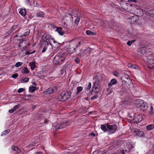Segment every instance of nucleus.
Returning a JSON list of instances; mask_svg holds the SVG:
<instances>
[{"label":"nucleus","instance_id":"obj_1","mask_svg":"<svg viewBox=\"0 0 154 154\" xmlns=\"http://www.w3.org/2000/svg\"><path fill=\"white\" fill-rule=\"evenodd\" d=\"M135 104L137 107L143 111L146 110L148 107L147 103L143 100L140 99L136 100Z\"/></svg>","mask_w":154,"mask_h":154},{"label":"nucleus","instance_id":"obj_2","mask_svg":"<svg viewBox=\"0 0 154 154\" xmlns=\"http://www.w3.org/2000/svg\"><path fill=\"white\" fill-rule=\"evenodd\" d=\"M71 94L69 91H64L58 96L57 99L60 101L64 102L70 98Z\"/></svg>","mask_w":154,"mask_h":154},{"label":"nucleus","instance_id":"obj_3","mask_svg":"<svg viewBox=\"0 0 154 154\" xmlns=\"http://www.w3.org/2000/svg\"><path fill=\"white\" fill-rule=\"evenodd\" d=\"M65 59V57L63 56L61 54L56 55L54 58L53 62L56 65H57L63 61Z\"/></svg>","mask_w":154,"mask_h":154},{"label":"nucleus","instance_id":"obj_4","mask_svg":"<svg viewBox=\"0 0 154 154\" xmlns=\"http://www.w3.org/2000/svg\"><path fill=\"white\" fill-rule=\"evenodd\" d=\"M108 131H109L110 133H113L116 131L117 128V126L116 125H109L108 123H106Z\"/></svg>","mask_w":154,"mask_h":154},{"label":"nucleus","instance_id":"obj_5","mask_svg":"<svg viewBox=\"0 0 154 154\" xmlns=\"http://www.w3.org/2000/svg\"><path fill=\"white\" fill-rule=\"evenodd\" d=\"M100 90L99 88V83L97 81H95L93 83V86L92 91L94 92L95 93H98Z\"/></svg>","mask_w":154,"mask_h":154},{"label":"nucleus","instance_id":"obj_6","mask_svg":"<svg viewBox=\"0 0 154 154\" xmlns=\"http://www.w3.org/2000/svg\"><path fill=\"white\" fill-rule=\"evenodd\" d=\"M132 131L136 136L143 137L144 136L143 132L138 129L133 128L132 129Z\"/></svg>","mask_w":154,"mask_h":154},{"label":"nucleus","instance_id":"obj_7","mask_svg":"<svg viewBox=\"0 0 154 154\" xmlns=\"http://www.w3.org/2000/svg\"><path fill=\"white\" fill-rule=\"evenodd\" d=\"M48 45L49 44L48 41H44L42 43V44L41 45V48H43V49L42 51V52L43 53L45 51L47 48Z\"/></svg>","mask_w":154,"mask_h":154},{"label":"nucleus","instance_id":"obj_8","mask_svg":"<svg viewBox=\"0 0 154 154\" xmlns=\"http://www.w3.org/2000/svg\"><path fill=\"white\" fill-rule=\"evenodd\" d=\"M133 147L131 144L129 142H128L125 146V149L124 150L126 152H129L133 149Z\"/></svg>","mask_w":154,"mask_h":154},{"label":"nucleus","instance_id":"obj_9","mask_svg":"<svg viewBox=\"0 0 154 154\" xmlns=\"http://www.w3.org/2000/svg\"><path fill=\"white\" fill-rule=\"evenodd\" d=\"M49 35H47L45 34L42 36V39L43 40H48V41L50 43L51 45V42H53L54 43H55L56 42L54 39H49Z\"/></svg>","mask_w":154,"mask_h":154},{"label":"nucleus","instance_id":"obj_10","mask_svg":"<svg viewBox=\"0 0 154 154\" xmlns=\"http://www.w3.org/2000/svg\"><path fill=\"white\" fill-rule=\"evenodd\" d=\"M76 51L75 48L74 47L72 44L70 45H69V47L68 48L67 51L70 54L75 52Z\"/></svg>","mask_w":154,"mask_h":154},{"label":"nucleus","instance_id":"obj_11","mask_svg":"<svg viewBox=\"0 0 154 154\" xmlns=\"http://www.w3.org/2000/svg\"><path fill=\"white\" fill-rule=\"evenodd\" d=\"M146 48L144 47H142L140 48L138 52V54L140 56L143 55L146 52Z\"/></svg>","mask_w":154,"mask_h":154},{"label":"nucleus","instance_id":"obj_12","mask_svg":"<svg viewBox=\"0 0 154 154\" xmlns=\"http://www.w3.org/2000/svg\"><path fill=\"white\" fill-rule=\"evenodd\" d=\"M66 123L65 122H63L60 125H57L54 127L55 128V130L57 131L58 129H62L66 126L65 125Z\"/></svg>","mask_w":154,"mask_h":154},{"label":"nucleus","instance_id":"obj_13","mask_svg":"<svg viewBox=\"0 0 154 154\" xmlns=\"http://www.w3.org/2000/svg\"><path fill=\"white\" fill-rule=\"evenodd\" d=\"M117 83L116 80L115 79H112L110 81V82L108 83V86L109 88L111 87L112 85L116 84Z\"/></svg>","mask_w":154,"mask_h":154},{"label":"nucleus","instance_id":"obj_14","mask_svg":"<svg viewBox=\"0 0 154 154\" xmlns=\"http://www.w3.org/2000/svg\"><path fill=\"white\" fill-rule=\"evenodd\" d=\"M57 91V88L55 87L52 88H50L47 90V92L49 94H51L54 93Z\"/></svg>","mask_w":154,"mask_h":154},{"label":"nucleus","instance_id":"obj_15","mask_svg":"<svg viewBox=\"0 0 154 154\" xmlns=\"http://www.w3.org/2000/svg\"><path fill=\"white\" fill-rule=\"evenodd\" d=\"M103 77L102 75H96L94 76V79H95L96 80L95 81H97L99 82V83L102 81Z\"/></svg>","mask_w":154,"mask_h":154},{"label":"nucleus","instance_id":"obj_16","mask_svg":"<svg viewBox=\"0 0 154 154\" xmlns=\"http://www.w3.org/2000/svg\"><path fill=\"white\" fill-rule=\"evenodd\" d=\"M56 31L60 35H63L64 34V32L63 31L62 28L61 27H57Z\"/></svg>","mask_w":154,"mask_h":154},{"label":"nucleus","instance_id":"obj_17","mask_svg":"<svg viewBox=\"0 0 154 154\" xmlns=\"http://www.w3.org/2000/svg\"><path fill=\"white\" fill-rule=\"evenodd\" d=\"M17 27V25H13L11 28L10 30V33H12L13 34L14 33L16 32V29Z\"/></svg>","mask_w":154,"mask_h":154},{"label":"nucleus","instance_id":"obj_18","mask_svg":"<svg viewBox=\"0 0 154 154\" xmlns=\"http://www.w3.org/2000/svg\"><path fill=\"white\" fill-rule=\"evenodd\" d=\"M19 13L22 16H24L26 14V11L25 9H20L19 11Z\"/></svg>","mask_w":154,"mask_h":154},{"label":"nucleus","instance_id":"obj_19","mask_svg":"<svg viewBox=\"0 0 154 154\" xmlns=\"http://www.w3.org/2000/svg\"><path fill=\"white\" fill-rule=\"evenodd\" d=\"M22 72L23 73L26 74L29 73V71L27 68L25 67H24L22 69Z\"/></svg>","mask_w":154,"mask_h":154},{"label":"nucleus","instance_id":"obj_20","mask_svg":"<svg viewBox=\"0 0 154 154\" xmlns=\"http://www.w3.org/2000/svg\"><path fill=\"white\" fill-rule=\"evenodd\" d=\"M44 14L43 12L40 11L38 12L36 14V16L37 17H44Z\"/></svg>","mask_w":154,"mask_h":154},{"label":"nucleus","instance_id":"obj_21","mask_svg":"<svg viewBox=\"0 0 154 154\" xmlns=\"http://www.w3.org/2000/svg\"><path fill=\"white\" fill-rule=\"evenodd\" d=\"M106 124L105 125H101V130L104 132H106L107 130V128H106Z\"/></svg>","mask_w":154,"mask_h":154},{"label":"nucleus","instance_id":"obj_22","mask_svg":"<svg viewBox=\"0 0 154 154\" xmlns=\"http://www.w3.org/2000/svg\"><path fill=\"white\" fill-rule=\"evenodd\" d=\"M146 128L148 130L150 131L154 128V125L151 124L148 125L146 126Z\"/></svg>","mask_w":154,"mask_h":154},{"label":"nucleus","instance_id":"obj_23","mask_svg":"<svg viewBox=\"0 0 154 154\" xmlns=\"http://www.w3.org/2000/svg\"><path fill=\"white\" fill-rule=\"evenodd\" d=\"M23 37V35H17L15 36V39L17 40L20 41L21 40H23V38H22V37Z\"/></svg>","mask_w":154,"mask_h":154},{"label":"nucleus","instance_id":"obj_24","mask_svg":"<svg viewBox=\"0 0 154 154\" xmlns=\"http://www.w3.org/2000/svg\"><path fill=\"white\" fill-rule=\"evenodd\" d=\"M147 63L149 64H154V59H149L147 60Z\"/></svg>","mask_w":154,"mask_h":154},{"label":"nucleus","instance_id":"obj_25","mask_svg":"<svg viewBox=\"0 0 154 154\" xmlns=\"http://www.w3.org/2000/svg\"><path fill=\"white\" fill-rule=\"evenodd\" d=\"M150 115H152L154 114V111L152 106H151L150 108V110L149 111Z\"/></svg>","mask_w":154,"mask_h":154},{"label":"nucleus","instance_id":"obj_26","mask_svg":"<svg viewBox=\"0 0 154 154\" xmlns=\"http://www.w3.org/2000/svg\"><path fill=\"white\" fill-rule=\"evenodd\" d=\"M86 33L87 35H95V33L91 32V31L89 30L86 31Z\"/></svg>","mask_w":154,"mask_h":154},{"label":"nucleus","instance_id":"obj_27","mask_svg":"<svg viewBox=\"0 0 154 154\" xmlns=\"http://www.w3.org/2000/svg\"><path fill=\"white\" fill-rule=\"evenodd\" d=\"M30 33L29 30L28 29H26L25 30L24 34L23 35V37L26 36L27 35H29Z\"/></svg>","mask_w":154,"mask_h":154},{"label":"nucleus","instance_id":"obj_28","mask_svg":"<svg viewBox=\"0 0 154 154\" xmlns=\"http://www.w3.org/2000/svg\"><path fill=\"white\" fill-rule=\"evenodd\" d=\"M10 132V130L8 129L2 132L1 135H6Z\"/></svg>","mask_w":154,"mask_h":154},{"label":"nucleus","instance_id":"obj_29","mask_svg":"<svg viewBox=\"0 0 154 154\" xmlns=\"http://www.w3.org/2000/svg\"><path fill=\"white\" fill-rule=\"evenodd\" d=\"M35 64L34 62H32L30 65V68L32 70H34L35 67Z\"/></svg>","mask_w":154,"mask_h":154},{"label":"nucleus","instance_id":"obj_30","mask_svg":"<svg viewBox=\"0 0 154 154\" xmlns=\"http://www.w3.org/2000/svg\"><path fill=\"white\" fill-rule=\"evenodd\" d=\"M36 89H37V88L36 87L32 86L29 88V90L30 91L32 92L35 91Z\"/></svg>","mask_w":154,"mask_h":154},{"label":"nucleus","instance_id":"obj_31","mask_svg":"<svg viewBox=\"0 0 154 154\" xmlns=\"http://www.w3.org/2000/svg\"><path fill=\"white\" fill-rule=\"evenodd\" d=\"M26 40H23L22 42H20L18 45L19 47H22V46L23 45L22 44L23 43H25Z\"/></svg>","mask_w":154,"mask_h":154},{"label":"nucleus","instance_id":"obj_32","mask_svg":"<svg viewBox=\"0 0 154 154\" xmlns=\"http://www.w3.org/2000/svg\"><path fill=\"white\" fill-rule=\"evenodd\" d=\"M135 40H133L131 41H129L127 42V44L129 46H131V44L135 41Z\"/></svg>","mask_w":154,"mask_h":154},{"label":"nucleus","instance_id":"obj_33","mask_svg":"<svg viewBox=\"0 0 154 154\" xmlns=\"http://www.w3.org/2000/svg\"><path fill=\"white\" fill-rule=\"evenodd\" d=\"M83 89V88L82 87L79 86L77 88V94H79Z\"/></svg>","mask_w":154,"mask_h":154},{"label":"nucleus","instance_id":"obj_34","mask_svg":"<svg viewBox=\"0 0 154 154\" xmlns=\"http://www.w3.org/2000/svg\"><path fill=\"white\" fill-rule=\"evenodd\" d=\"M23 63L21 62H18L16 63L15 66L16 67H18L22 65Z\"/></svg>","mask_w":154,"mask_h":154},{"label":"nucleus","instance_id":"obj_35","mask_svg":"<svg viewBox=\"0 0 154 154\" xmlns=\"http://www.w3.org/2000/svg\"><path fill=\"white\" fill-rule=\"evenodd\" d=\"M91 51V48H87L84 51V52L86 54L88 53Z\"/></svg>","mask_w":154,"mask_h":154},{"label":"nucleus","instance_id":"obj_36","mask_svg":"<svg viewBox=\"0 0 154 154\" xmlns=\"http://www.w3.org/2000/svg\"><path fill=\"white\" fill-rule=\"evenodd\" d=\"M91 83H89L88 86L86 88L85 90L86 91H88L91 88Z\"/></svg>","mask_w":154,"mask_h":154},{"label":"nucleus","instance_id":"obj_37","mask_svg":"<svg viewBox=\"0 0 154 154\" xmlns=\"http://www.w3.org/2000/svg\"><path fill=\"white\" fill-rule=\"evenodd\" d=\"M12 149L14 151H16L17 152V151L19 148L16 146H13L11 147Z\"/></svg>","mask_w":154,"mask_h":154},{"label":"nucleus","instance_id":"obj_38","mask_svg":"<svg viewBox=\"0 0 154 154\" xmlns=\"http://www.w3.org/2000/svg\"><path fill=\"white\" fill-rule=\"evenodd\" d=\"M138 117H138V119L137 120H138L137 121V122L136 121V123H137L139 122H141L143 120V118L141 116H139Z\"/></svg>","mask_w":154,"mask_h":154},{"label":"nucleus","instance_id":"obj_39","mask_svg":"<svg viewBox=\"0 0 154 154\" xmlns=\"http://www.w3.org/2000/svg\"><path fill=\"white\" fill-rule=\"evenodd\" d=\"M50 28H51V29H56L57 27L55 25H53V24H51L50 26H49Z\"/></svg>","mask_w":154,"mask_h":154},{"label":"nucleus","instance_id":"obj_40","mask_svg":"<svg viewBox=\"0 0 154 154\" xmlns=\"http://www.w3.org/2000/svg\"><path fill=\"white\" fill-rule=\"evenodd\" d=\"M20 107V105H15V106H14L13 107V108L14 109L15 111L17 109H18Z\"/></svg>","mask_w":154,"mask_h":154},{"label":"nucleus","instance_id":"obj_41","mask_svg":"<svg viewBox=\"0 0 154 154\" xmlns=\"http://www.w3.org/2000/svg\"><path fill=\"white\" fill-rule=\"evenodd\" d=\"M138 116H134V118L133 119V120L134 121V122H135L136 123V121H137V120L138 119Z\"/></svg>","mask_w":154,"mask_h":154},{"label":"nucleus","instance_id":"obj_42","mask_svg":"<svg viewBox=\"0 0 154 154\" xmlns=\"http://www.w3.org/2000/svg\"><path fill=\"white\" fill-rule=\"evenodd\" d=\"M98 97V95L97 94H96L94 96L92 97L91 98V99L92 100H94L96 99Z\"/></svg>","mask_w":154,"mask_h":154},{"label":"nucleus","instance_id":"obj_43","mask_svg":"<svg viewBox=\"0 0 154 154\" xmlns=\"http://www.w3.org/2000/svg\"><path fill=\"white\" fill-rule=\"evenodd\" d=\"M113 74L116 77H118L119 75L118 72L116 71L113 72Z\"/></svg>","mask_w":154,"mask_h":154},{"label":"nucleus","instance_id":"obj_44","mask_svg":"<svg viewBox=\"0 0 154 154\" xmlns=\"http://www.w3.org/2000/svg\"><path fill=\"white\" fill-rule=\"evenodd\" d=\"M17 152V154H24L23 152L21 151L19 149Z\"/></svg>","mask_w":154,"mask_h":154},{"label":"nucleus","instance_id":"obj_45","mask_svg":"<svg viewBox=\"0 0 154 154\" xmlns=\"http://www.w3.org/2000/svg\"><path fill=\"white\" fill-rule=\"evenodd\" d=\"M79 20L80 19L79 18L77 17L76 19L75 20V23L76 24H78L79 23Z\"/></svg>","mask_w":154,"mask_h":154},{"label":"nucleus","instance_id":"obj_46","mask_svg":"<svg viewBox=\"0 0 154 154\" xmlns=\"http://www.w3.org/2000/svg\"><path fill=\"white\" fill-rule=\"evenodd\" d=\"M75 61L78 64L80 62V60L77 57L75 59Z\"/></svg>","mask_w":154,"mask_h":154},{"label":"nucleus","instance_id":"obj_47","mask_svg":"<svg viewBox=\"0 0 154 154\" xmlns=\"http://www.w3.org/2000/svg\"><path fill=\"white\" fill-rule=\"evenodd\" d=\"M36 105H34L32 106L30 108V109L32 110H33L37 107Z\"/></svg>","mask_w":154,"mask_h":154},{"label":"nucleus","instance_id":"obj_48","mask_svg":"<svg viewBox=\"0 0 154 154\" xmlns=\"http://www.w3.org/2000/svg\"><path fill=\"white\" fill-rule=\"evenodd\" d=\"M18 76V74L17 73H15L12 76V77L14 78H16Z\"/></svg>","mask_w":154,"mask_h":154},{"label":"nucleus","instance_id":"obj_49","mask_svg":"<svg viewBox=\"0 0 154 154\" xmlns=\"http://www.w3.org/2000/svg\"><path fill=\"white\" fill-rule=\"evenodd\" d=\"M29 80V79L28 78H26L23 80V82H28Z\"/></svg>","mask_w":154,"mask_h":154},{"label":"nucleus","instance_id":"obj_50","mask_svg":"<svg viewBox=\"0 0 154 154\" xmlns=\"http://www.w3.org/2000/svg\"><path fill=\"white\" fill-rule=\"evenodd\" d=\"M24 90V89L23 88H19L18 91V92L20 93L23 91Z\"/></svg>","mask_w":154,"mask_h":154},{"label":"nucleus","instance_id":"obj_51","mask_svg":"<svg viewBox=\"0 0 154 154\" xmlns=\"http://www.w3.org/2000/svg\"><path fill=\"white\" fill-rule=\"evenodd\" d=\"M128 66L130 68H134L133 67V65L131 63H129L128 64Z\"/></svg>","mask_w":154,"mask_h":154},{"label":"nucleus","instance_id":"obj_52","mask_svg":"<svg viewBox=\"0 0 154 154\" xmlns=\"http://www.w3.org/2000/svg\"><path fill=\"white\" fill-rule=\"evenodd\" d=\"M14 111L15 110H14L13 108L9 110V112L10 113H13Z\"/></svg>","mask_w":154,"mask_h":154},{"label":"nucleus","instance_id":"obj_53","mask_svg":"<svg viewBox=\"0 0 154 154\" xmlns=\"http://www.w3.org/2000/svg\"><path fill=\"white\" fill-rule=\"evenodd\" d=\"M148 68L150 69H154V67L153 66H148Z\"/></svg>","mask_w":154,"mask_h":154},{"label":"nucleus","instance_id":"obj_54","mask_svg":"<svg viewBox=\"0 0 154 154\" xmlns=\"http://www.w3.org/2000/svg\"><path fill=\"white\" fill-rule=\"evenodd\" d=\"M128 0V1L129 2H137L136 0Z\"/></svg>","mask_w":154,"mask_h":154},{"label":"nucleus","instance_id":"obj_55","mask_svg":"<svg viewBox=\"0 0 154 154\" xmlns=\"http://www.w3.org/2000/svg\"><path fill=\"white\" fill-rule=\"evenodd\" d=\"M81 45V42H79L77 45H76V47L77 48L79 47Z\"/></svg>","mask_w":154,"mask_h":154},{"label":"nucleus","instance_id":"obj_56","mask_svg":"<svg viewBox=\"0 0 154 154\" xmlns=\"http://www.w3.org/2000/svg\"><path fill=\"white\" fill-rule=\"evenodd\" d=\"M98 154H106L105 152H100Z\"/></svg>","mask_w":154,"mask_h":154},{"label":"nucleus","instance_id":"obj_57","mask_svg":"<svg viewBox=\"0 0 154 154\" xmlns=\"http://www.w3.org/2000/svg\"><path fill=\"white\" fill-rule=\"evenodd\" d=\"M90 134L91 135H93V136H95V134L94 133H93V132L91 133Z\"/></svg>","mask_w":154,"mask_h":154},{"label":"nucleus","instance_id":"obj_58","mask_svg":"<svg viewBox=\"0 0 154 154\" xmlns=\"http://www.w3.org/2000/svg\"><path fill=\"white\" fill-rule=\"evenodd\" d=\"M35 154H40L39 152H37Z\"/></svg>","mask_w":154,"mask_h":154},{"label":"nucleus","instance_id":"obj_59","mask_svg":"<svg viewBox=\"0 0 154 154\" xmlns=\"http://www.w3.org/2000/svg\"><path fill=\"white\" fill-rule=\"evenodd\" d=\"M122 152V154H125L124 151H123V152Z\"/></svg>","mask_w":154,"mask_h":154},{"label":"nucleus","instance_id":"obj_60","mask_svg":"<svg viewBox=\"0 0 154 154\" xmlns=\"http://www.w3.org/2000/svg\"><path fill=\"white\" fill-rule=\"evenodd\" d=\"M35 52V51H33L32 52L30 53V54H33V53H34Z\"/></svg>","mask_w":154,"mask_h":154},{"label":"nucleus","instance_id":"obj_61","mask_svg":"<svg viewBox=\"0 0 154 154\" xmlns=\"http://www.w3.org/2000/svg\"><path fill=\"white\" fill-rule=\"evenodd\" d=\"M88 98H86L85 100H88Z\"/></svg>","mask_w":154,"mask_h":154},{"label":"nucleus","instance_id":"obj_62","mask_svg":"<svg viewBox=\"0 0 154 154\" xmlns=\"http://www.w3.org/2000/svg\"><path fill=\"white\" fill-rule=\"evenodd\" d=\"M112 154H117V153H115Z\"/></svg>","mask_w":154,"mask_h":154},{"label":"nucleus","instance_id":"obj_63","mask_svg":"<svg viewBox=\"0 0 154 154\" xmlns=\"http://www.w3.org/2000/svg\"><path fill=\"white\" fill-rule=\"evenodd\" d=\"M28 2H29V0H28Z\"/></svg>","mask_w":154,"mask_h":154}]
</instances>
